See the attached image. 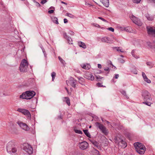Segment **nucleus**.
I'll list each match as a JSON object with an SVG mask.
<instances>
[{
	"instance_id": "f257e3e1",
	"label": "nucleus",
	"mask_w": 155,
	"mask_h": 155,
	"mask_svg": "<svg viewBox=\"0 0 155 155\" xmlns=\"http://www.w3.org/2000/svg\"><path fill=\"white\" fill-rule=\"evenodd\" d=\"M141 95L144 102L143 103L148 106H150L152 104L151 101H152L151 95L150 93L147 91H144L142 92Z\"/></svg>"
},
{
	"instance_id": "f03ea898",
	"label": "nucleus",
	"mask_w": 155,
	"mask_h": 155,
	"mask_svg": "<svg viewBox=\"0 0 155 155\" xmlns=\"http://www.w3.org/2000/svg\"><path fill=\"white\" fill-rule=\"evenodd\" d=\"M134 146L136 151L140 154H143L146 150L145 146L142 143L139 142L135 143Z\"/></svg>"
},
{
	"instance_id": "7ed1b4c3",
	"label": "nucleus",
	"mask_w": 155,
	"mask_h": 155,
	"mask_svg": "<svg viewBox=\"0 0 155 155\" xmlns=\"http://www.w3.org/2000/svg\"><path fill=\"white\" fill-rule=\"evenodd\" d=\"M35 94V92L33 91H27L25 93H23L20 96V98L30 99Z\"/></svg>"
},
{
	"instance_id": "20e7f679",
	"label": "nucleus",
	"mask_w": 155,
	"mask_h": 155,
	"mask_svg": "<svg viewBox=\"0 0 155 155\" xmlns=\"http://www.w3.org/2000/svg\"><path fill=\"white\" fill-rule=\"evenodd\" d=\"M14 144L12 141L9 142L7 144L6 146L7 151V152L10 153H15L17 151V149L14 147Z\"/></svg>"
},
{
	"instance_id": "39448f33",
	"label": "nucleus",
	"mask_w": 155,
	"mask_h": 155,
	"mask_svg": "<svg viewBox=\"0 0 155 155\" xmlns=\"http://www.w3.org/2000/svg\"><path fill=\"white\" fill-rule=\"evenodd\" d=\"M28 65V61L25 59H23L19 67V70L21 72H26Z\"/></svg>"
},
{
	"instance_id": "423d86ee",
	"label": "nucleus",
	"mask_w": 155,
	"mask_h": 155,
	"mask_svg": "<svg viewBox=\"0 0 155 155\" xmlns=\"http://www.w3.org/2000/svg\"><path fill=\"white\" fill-rule=\"evenodd\" d=\"M95 124L96 126L101 131L102 133L105 135H107L108 134V130L102 124L97 122L95 123Z\"/></svg>"
},
{
	"instance_id": "0eeeda50",
	"label": "nucleus",
	"mask_w": 155,
	"mask_h": 155,
	"mask_svg": "<svg viewBox=\"0 0 155 155\" xmlns=\"http://www.w3.org/2000/svg\"><path fill=\"white\" fill-rule=\"evenodd\" d=\"M23 149L29 154L32 153V147L28 144L26 143L24 145Z\"/></svg>"
},
{
	"instance_id": "6e6552de",
	"label": "nucleus",
	"mask_w": 155,
	"mask_h": 155,
	"mask_svg": "<svg viewBox=\"0 0 155 155\" xmlns=\"http://www.w3.org/2000/svg\"><path fill=\"white\" fill-rule=\"evenodd\" d=\"M17 111L22 113L23 114L27 116L28 119L31 118V115L29 111L27 110L24 109L18 108Z\"/></svg>"
},
{
	"instance_id": "1a4fd4ad",
	"label": "nucleus",
	"mask_w": 155,
	"mask_h": 155,
	"mask_svg": "<svg viewBox=\"0 0 155 155\" xmlns=\"http://www.w3.org/2000/svg\"><path fill=\"white\" fill-rule=\"evenodd\" d=\"M147 29L148 34L150 36L155 37V27L147 26Z\"/></svg>"
},
{
	"instance_id": "9d476101",
	"label": "nucleus",
	"mask_w": 155,
	"mask_h": 155,
	"mask_svg": "<svg viewBox=\"0 0 155 155\" xmlns=\"http://www.w3.org/2000/svg\"><path fill=\"white\" fill-rule=\"evenodd\" d=\"M17 123L20 127L23 130L27 131L29 130V127L25 123H24L20 121H18Z\"/></svg>"
},
{
	"instance_id": "9b49d317",
	"label": "nucleus",
	"mask_w": 155,
	"mask_h": 155,
	"mask_svg": "<svg viewBox=\"0 0 155 155\" xmlns=\"http://www.w3.org/2000/svg\"><path fill=\"white\" fill-rule=\"evenodd\" d=\"M130 18L134 23L137 25L140 26L142 25V23L140 21L134 16H130Z\"/></svg>"
},
{
	"instance_id": "f8f14e48",
	"label": "nucleus",
	"mask_w": 155,
	"mask_h": 155,
	"mask_svg": "<svg viewBox=\"0 0 155 155\" xmlns=\"http://www.w3.org/2000/svg\"><path fill=\"white\" fill-rule=\"evenodd\" d=\"M79 147L82 150L86 149L88 146V144L86 141H83L79 143Z\"/></svg>"
},
{
	"instance_id": "ddd939ff",
	"label": "nucleus",
	"mask_w": 155,
	"mask_h": 155,
	"mask_svg": "<svg viewBox=\"0 0 155 155\" xmlns=\"http://www.w3.org/2000/svg\"><path fill=\"white\" fill-rule=\"evenodd\" d=\"M66 83L67 84H68V83H70L72 87H76V83H77V81L73 78H70V81H66Z\"/></svg>"
},
{
	"instance_id": "4468645a",
	"label": "nucleus",
	"mask_w": 155,
	"mask_h": 155,
	"mask_svg": "<svg viewBox=\"0 0 155 155\" xmlns=\"http://www.w3.org/2000/svg\"><path fill=\"white\" fill-rule=\"evenodd\" d=\"M63 35L64 38L67 40L68 43L69 44H73V41L71 38L69 36L67 35L66 33L64 32L63 34Z\"/></svg>"
},
{
	"instance_id": "2eb2a0df",
	"label": "nucleus",
	"mask_w": 155,
	"mask_h": 155,
	"mask_svg": "<svg viewBox=\"0 0 155 155\" xmlns=\"http://www.w3.org/2000/svg\"><path fill=\"white\" fill-rule=\"evenodd\" d=\"M84 77L87 79L93 81L94 79V77L91 73H87L85 75Z\"/></svg>"
},
{
	"instance_id": "dca6fc26",
	"label": "nucleus",
	"mask_w": 155,
	"mask_h": 155,
	"mask_svg": "<svg viewBox=\"0 0 155 155\" xmlns=\"http://www.w3.org/2000/svg\"><path fill=\"white\" fill-rule=\"evenodd\" d=\"M81 67L83 68L86 70H89L91 68V65L89 64H82L80 65Z\"/></svg>"
},
{
	"instance_id": "f3484780",
	"label": "nucleus",
	"mask_w": 155,
	"mask_h": 155,
	"mask_svg": "<svg viewBox=\"0 0 155 155\" xmlns=\"http://www.w3.org/2000/svg\"><path fill=\"white\" fill-rule=\"evenodd\" d=\"M118 145L119 146L124 148H125L127 146L126 142L123 140H121L118 143Z\"/></svg>"
},
{
	"instance_id": "a211bd4d",
	"label": "nucleus",
	"mask_w": 155,
	"mask_h": 155,
	"mask_svg": "<svg viewBox=\"0 0 155 155\" xmlns=\"http://www.w3.org/2000/svg\"><path fill=\"white\" fill-rule=\"evenodd\" d=\"M101 2L106 7H107L109 5V0H100Z\"/></svg>"
},
{
	"instance_id": "6ab92c4d",
	"label": "nucleus",
	"mask_w": 155,
	"mask_h": 155,
	"mask_svg": "<svg viewBox=\"0 0 155 155\" xmlns=\"http://www.w3.org/2000/svg\"><path fill=\"white\" fill-rule=\"evenodd\" d=\"M63 102H65L68 106L70 105V100L68 97H63Z\"/></svg>"
},
{
	"instance_id": "aec40b11",
	"label": "nucleus",
	"mask_w": 155,
	"mask_h": 155,
	"mask_svg": "<svg viewBox=\"0 0 155 155\" xmlns=\"http://www.w3.org/2000/svg\"><path fill=\"white\" fill-rule=\"evenodd\" d=\"M78 44V45L81 47H82L84 49L86 48V45L84 43L82 42H79Z\"/></svg>"
},
{
	"instance_id": "412c9836",
	"label": "nucleus",
	"mask_w": 155,
	"mask_h": 155,
	"mask_svg": "<svg viewBox=\"0 0 155 155\" xmlns=\"http://www.w3.org/2000/svg\"><path fill=\"white\" fill-rule=\"evenodd\" d=\"M94 145L95 147H97L98 149H99L100 147L99 144L96 141H92L91 142Z\"/></svg>"
},
{
	"instance_id": "4be33fe9",
	"label": "nucleus",
	"mask_w": 155,
	"mask_h": 155,
	"mask_svg": "<svg viewBox=\"0 0 155 155\" xmlns=\"http://www.w3.org/2000/svg\"><path fill=\"white\" fill-rule=\"evenodd\" d=\"M78 81L80 84H83V83L85 82L84 79L82 77H78Z\"/></svg>"
},
{
	"instance_id": "5701e85b",
	"label": "nucleus",
	"mask_w": 155,
	"mask_h": 155,
	"mask_svg": "<svg viewBox=\"0 0 155 155\" xmlns=\"http://www.w3.org/2000/svg\"><path fill=\"white\" fill-rule=\"evenodd\" d=\"M131 53L132 56L135 58L137 59L139 58V56L138 55H137L135 54V50H132L131 52Z\"/></svg>"
},
{
	"instance_id": "b1692460",
	"label": "nucleus",
	"mask_w": 155,
	"mask_h": 155,
	"mask_svg": "<svg viewBox=\"0 0 155 155\" xmlns=\"http://www.w3.org/2000/svg\"><path fill=\"white\" fill-rule=\"evenodd\" d=\"M83 131L84 133V134L86 135L87 137L89 138L91 137V136L90 134V133H89L88 130H83Z\"/></svg>"
},
{
	"instance_id": "393cba45",
	"label": "nucleus",
	"mask_w": 155,
	"mask_h": 155,
	"mask_svg": "<svg viewBox=\"0 0 155 155\" xmlns=\"http://www.w3.org/2000/svg\"><path fill=\"white\" fill-rule=\"evenodd\" d=\"M145 16L148 20L152 21L153 20V17L150 16L148 14H146Z\"/></svg>"
},
{
	"instance_id": "a878e982",
	"label": "nucleus",
	"mask_w": 155,
	"mask_h": 155,
	"mask_svg": "<svg viewBox=\"0 0 155 155\" xmlns=\"http://www.w3.org/2000/svg\"><path fill=\"white\" fill-rule=\"evenodd\" d=\"M114 48L118 51H120L121 52H124V50H123L122 48L120 47H114Z\"/></svg>"
},
{
	"instance_id": "bb28decb",
	"label": "nucleus",
	"mask_w": 155,
	"mask_h": 155,
	"mask_svg": "<svg viewBox=\"0 0 155 155\" xmlns=\"http://www.w3.org/2000/svg\"><path fill=\"white\" fill-rule=\"evenodd\" d=\"M52 20L54 23L57 24H58V19L57 18L55 17H53L52 18Z\"/></svg>"
},
{
	"instance_id": "cd10ccee",
	"label": "nucleus",
	"mask_w": 155,
	"mask_h": 155,
	"mask_svg": "<svg viewBox=\"0 0 155 155\" xmlns=\"http://www.w3.org/2000/svg\"><path fill=\"white\" fill-rule=\"evenodd\" d=\"M34 81V79L33 78H30L28 81V84H26L27 86H28L31 84L32 83H33Z\"/></svg>"
},
{
	"instance_id": "c85d7f7f",
	"label": "nucleus",
	"mask_w": 155,
	"mask_h": 155,
	"mask_svg": "<svg viewBox=\"0 0 155 155\" xmlns=\"http://www.w3.org/2000/svg\"><path fill=\"white\" fill-rule=\"evenodd\" d=\"M58 59L61 63L64 66L66 63L64 60L60 56L58 57Z\"/></svg>"
},
{
	"instance_id": "c756f323",
	"label": "nucleus",
	"mask_w": 155,
	"mask_h": 155,
	"mask_svg": "<svg viewBox=\"0 0 155 155\" xmlns=\"http://www.w3.org/2000/svg\"><path fill=\"white\" fill-rule=\"evenodd\" d=\"M120 92L122 94L125 96L127 98H128L129 97L126 95V92L125 91L121 90L120 91Z\"/></svg>"
},
{
	"instance_id": "7c9ffc66",
	"label": "nucleus",
	"mask_w": 155,
	"mask_h": 155,
	"mask_svg": "<svg viewBox=\"0 0 155 155\" xmlns=\"http://www.w3.org/2000/svg\"><path fill=\"white\" fill-rule=\"evenodd\" d=\"M65 15L71 18H74L75 17V16L74 15L70 13H67Z\"/></svg>"
},
{
	"instance_id": "2f4dec72",
	"label": "nucleus",
	"mask_w": 155,
	"mask_h": 155,
	"mask_svg": "<svg viewBox=\"0 0 155 155\" xmlns=\"http://www.w3.org/2000/svg\"><path fill=\"white\" fill-rule=\"evenodd\" d=\"M51 76L52 78V81H54L56 76V73L54 72H52L51 73Z\"/></svg>"
},
{
	"instance_id": "473e14b6",
	"label": "nucleus",
	"mask_w": 155,
	"mask_h": 155,
	"mask_svg": "<svg viewBox=\"0 0 155 155\" xmlns=\"http://www.w3.org/2000/svg\"><path fill=\"white\" fill-rule=\"evenodd\" d=\"M143 79L145 82H147L148 83L150 84V83L151 82V81L150 79H149L147 78V77H146L145 78H144Z\"/></svg>"
},
{
	"instance_id": "72a5a7b5",
	"label": "nucleus",
	"mask_w": 155,
	"mask_h": 155,
	"mask_svg": "<svg viewBox=\"0 0 155 155\" xmlns=\"http://www.w3.org/2000/svg\"><path fill=\"white\" fill-rule=\"evenodd\" d=\"M101 41L103 42L107 43V37H105L101 39Z\"/></svg>"
},
{
	"instance_id": "f704fd0d",
	"label": "nucleus",
	"mask_w": 155,
	"mask_h": 155,
	"mask_svg": "<svg viewBox=\"0 0 155 155\" xmlns=\"http://www.w3.org/2000/svg\"><path fill=\"white\" fill-rule=\"evenodd\" d=\"M112 40L110 38L107 37V43H112Z\"/></svg>"
},
{
	"instance_id": "c9c22d12",
	"label": "nucleus",
	"mask_w": 155,
	"mask_h": 155,
	"mask_svg": "<svg viewBox=\"0 0 155 155\" xmlns=\"http://www.w3.org/2000/svg\"><path fill=\"white\" fill-rule=\"evenodd\" d=\"M74 131L75 132L77 133H78L80 134H82V132L80 130L74 129Z\"/></svg>"
},
{
	"instance_id": "e433bc0d",
	"label": "nucleus",
	"mask_w": 155,
	"mask_h": 155,
	"mask_svg": "<svg viewBox=\"0 0 155 155\" xmlns=\"http://www.w3.org/2000/svg\"><path fill=\"white\" fill-rule=\"evenodd\" d=\"M141 0H132L133 2L135 3L138 4L140 3Z\"/></svg>"
},
{
	"instance_id": "4c0bfd02",
	"label": "nucleus",
	"mask_w": 155,
	"mask_h": 155,
	"mask_svg": "<svg viewBox=\"0 0 155 155\" xmlns=\"http://www.w3.org/2000/svg\"><path fill=\"white\" fill-rule=\"evenodd\" d=\"M97 86L98 87H105V86H104L103 85H102L101 83H98L96 84Z\"/></svg>"
},
{
	"instance_id": "58836bf2",
	"label": "nucleus",
	"mask_w": 155,
	"mask_h": 155,
	"mask_svg": "<svg viewBox=\"0 0 155 155\" xmlns=\"http://www.w3.org/2000/svg\"><path fill=\"white\" fill-rule=\"evenodd\" d=\"M147 65L152 67H153V65L151 62H147Z\"/></svg>"
},
{
	"instance_id": "ea45409f",
	"label": "nucleus",
	"mask_w": 155,
	"mask_h": 155,
	"mask_svg": "<svg viewBox=\"0 0 155 155\" xmlns=\"http://www.w3.org/2000/svg\"><path fill=\"white\" fill-rule=\"evenodd\" d=\"M130 28L129 27H125L124 28V30L127 32H129L130 31Z\"/></svg>"
},
{
	"instance_id": "a19ab883",
	"label": "nucleus",
	"mask_w": 155,
	"mask_h": 155,
	"mask_svg": "<svg viewBox=\"0 0 155 155\" xmlns=\"http://www.w3.org/2000/svg\"><path fill=\"white\" fill-rule=\"evenodd\" d=\"M108 30H109V31H112V32H114V28H112V27L109 28H108Z\"/></svg>"
},
{
	"instance_id": "79ce46f5",
	"label": "nucleus",
	"mask_w": 155,
	"mask_h": 155,
	"mask_svg": "<svg viewBox=\"0 0 155 155\" xmlns=\"http://www.w3.org/2000/svg\"><path fill=\"white\" fill-rule=\"evenodd\" d=\"M142 76L143 79L144 78H145L147 77L145 73L143 72H142Z\"/></svg>"
},
{
	"instance_id": "37998d69",
	"label": "nucleus",
	"mask_w": 155,
	"mask_h": 155,
	"mask_svg": "<svg viewBox=\"0 0 155 155\" xmlns=\"http://www.w3.org/2000/svg\"><path fill=\"white\" fill-rule=\"evenodd\" d=\"M93 25L96 27H98V28H100V26L98 24H95V23L93 24Z\"/></svg>"
},
{
	"instance_id": "c03bdc74",
	"label": "nucleus",
	"mask_w": 155,
	"mask_h": 155,
	"mask_svg": "<svg viewBox=\"0 0 155 155\" xmlns=\"http://www.w3.org/2000/svg\"><path fill=\"white\" fill-rule=\"evenodd\" d=\"M98 18L100 19H101V20H102V21H104V22H107V21L105 20V19H104V18H103L101 17H98Z\"/></svg>"
},
{
	"instance_id": "a18cd8bd",
	"label": "nucleus",
	"mask_w": 155,
	"mask_h": 155,
	"mask_svg": "<svg viewBox=\"0 0 155 155\" xmlns=\"http://www.w3.org/2000/svg\"><path fill=\"white\" fill-rule=\"evenodd\" d=\"M47 0H43L41 2V3L42 4H44L47 2Z\"/></svg>"
},
{
	"instance_id": "49530a36",
	"label": "nucleus",
	"mask_w": 155,
	"mask_h": 155,
	"mask_svg": "<svg viewBox=\"0 0 155 155\" xmlns=\"http://www.w3.org/2000/svg\"><path fill=\"white\" fill-rule=\"evenodd\" d=\"M104 70L106 71H108V73H109L110 71V69L108 68H106L104 69Z\"/></svg>"
},
{
	"instance_id": "de8ad7c7",
	"label": "nucleus",
	"mask_w": 155,
	"mask_h": 155,
	"mask_svg": "<svg viewBox=\"0 0 155 155\" xmlns=\"http://www.w3.org/2000/svg\"><path fill=\"white\" fill-rule=\"evenodd\" d=\"M119 77V75L117 74H114V78L115 79H117Z\"/></svg>"
},
{
	"instance_id": "09e8293b",
	"label": "nucleus",
	"mask_w": 155,
	"mask_h": 155,
	"mask_svg": "<svg viewBox=\"0 0 155 155\" xmlns=\"http://www.w3.org/2000/svg\"><path fill=\"white\" fill-rule=\"evenodd\" d=\"M54 12V10H51L48 11V13L49 14H52Z\"/></svg>"
},
{
	"instance_id": "8fccbe9b",
	"label": "nucleus",
	"mask_w": 155,
	"mask_h": 155,
	"mask_svg": "<svg viewBox=\"0 0 155 155\" xmlns=\"http://www.w3.org/2000/svg\"><path fill=\"white\" fill-rule=\"evenodd\" d=\"M127 137L130 140L131 139L130 134H127Z\"/></svg>"
},
{
	"instance_id": "3c124183",
	"label": "nucleus",
	"mask_w": 155,
	"mask_h": 155,
	"mask_svg": "<svg viewBox=\"0 0 155 155\" xmlns=\"http://www.w3.org/2000/svg\"><path fill=\"white\" fill-rule=\"evenodd\" d=\"M64 23H66L68 22V21L67 19L64 18Z\"/></svg>"
},
{
	"instance_id": "603ef678",
	"label": "nucleus",
	"mask_w": 155,
	"mask_h": 155,
	"mask_svg": "<svg viewBox=\"0 0 155 155\" xmlns=\"http://www.w3.org/2000/svg\"><path fill=\"white\" fill-rule=\"evenodd\" d=\"M110 66H112L113 67H114V69L116 68V67H115V66H114V65H113V64H112V62H111V61H110Z\"/></svg>"
},
{
	"instance_id": "864d4df0",
	"label": "nucleus",
	"mask_w": 155,
	"mask_h": 155,
	"mask_svg": "<svg viewBox=\"0 0 155 155\" xmlns=\"http://www.w3.org/2000/svg\"><path fill=\"white\" fill-rule=\"evenodd\" d=\"M98 67L99 68H101L102 67V66L101 64H98Z\"/></svg>"
},
{
	"instance_id": "5fc2aeb1",
	"label": "nucleus",
	"mask_w": 155,
	"mask_h": 155,
	"mask_svg": "<svg viewBox=\"0 0 155 155\" xmlns=\"http://www.w3.org/2000/svg\"><path fill=\"white\" fill-rule=\"evenodd\" d=\"M149 1L151 2H153L155 4V0H149Z\"/></svg>"
},
{
	"instance_id": "6e6d98bb",
	"label": "nucleus",
	"mask_w": 155,
	"mask_h": 155,
	"mask_svg": "<svg viewBox=\"0 0 155 155\" xmlns=\"http://www.w3.org/2000/svg\"><path fill=\"white\" fill-rule=\"evenodd\" d=\"M125 27H120V28L121 29V30H124V28H125Z\"/></svg>"
},
{
	"instance_id": "4d7b16f0",
	"label": "nucleus",
	"mask_w": 155,
	"mask_h": 155,
	"mask_svg": "<svg viewBox=\"0 0 155 155\" xmlns=\"http://www.w3.org/2000/svg\"><path fill=\"white\" fill-rule=\"evenodd\" d=\"M147 44L150 47L152 46L151 45V43L150 42H147Z\"/></svg>"
},
{
	"instance_id": "13d9d810",
	"label": "nucleus",
	"mask_w": 155,
	"mask_h": 155,
	"mask_svg": "<svg viewBox=\"0 0 155 155\" xmlns=\"http://www.w3.org/2000/svg\"><path fill=\"white\" fill-rule=\"evenodd\" d=\"M36 3L37 4V5L38 6V7L40 6L41 5L39 3H38V2H36Z\"/></svg>"
},
{
	"instance_id": "bf43d9fd",
	"label": "nucleus",
	"mask_w": 155,
	"mask_h": 155,
	"mask_svg": "<svg viewBox=\"0 0 155 155\" xmlns=\"http://www.w3.org/2000/svg\"><path fill=\"white\" fill-rule=\"evenodd\" d=\"M70 33L71 35H73L74 33L72 31H70Z\"/></svg>"
},
{
	"instance_id": "052dcab7",
	"label": "nucleus",
	"mask_w": 155,
	"mask_h": 155,
	"mask_svg": "<svg viewBox=\"0 0 155 155\" xmlns=\"http://www.w3.org/2000/svg\"><path fill=\"white\" fill-rule=\"evenodd\" d=\"M61 3H62V4H64L66 5H67V3H66V2H63V1H61Z\"/></svg>"
},
{
	"instance_id": "680f3d73",
	"label": "nucleus",
	"mask_w": 155,
	"mask_h": 155,
	"mask_svg": "<svg viewBox=\"0 0 155 155\" xmlns=\"http://www.w3.org/2000/svg\"><path fill=\"white\" fill-rule=\"evenodd\" d=\"M101 78L100 76H97L96 77L97 79H98L99 78Z\"/></svg>"
},
{
	"instance_id": "e2e57ef3",
	"label": "nucleus",
	"mask_w": 155,
	"mask_h": 155,
	"mask_svg": "<svg viewBox=\"0 0 155 155\" xmlns=\"http://www.w3.org/2000/svg\"><path fill=\"white\" fill-rule=\"evenodd\" d=\"M125 62V61L123 60V59H121V62L122 63H124Z\"/></svg>"
},
{
	"instance_id": "0e129e2a",
	"label": "nucleus",
	"mask_w": 155,
	"mask_h": 155,
	"mask_svg": "<svg viewBox=\"0 0 155 155\" xmlns=\"http://www.w3.org/2000/svg\"><path fill=\"white\" fill-rule=\"evenodd\" d=\"M77 72L78 73H81V72H80V71L79 70H77Z\"/></svg>"
},
{
	"instance_id": "69168bd1",
	"label": "nucleus",
	"mask_w": 155,
	"mask_h": 155,
	"mask_svg": "<svg viewBox=\"0 0 155 155\" xmlns=\"http://www.w3.org/2000/svg\"><path fill=\"white\" fill-rule=\"evenodd\" d=\"M65 89H66V90L68 92V89L66 87H65Z\"/></svg>"
},
{
	"instance_id": "338daca9",
	"label": "nucleus",
	"mask_w": 155,
	"mask_h": 155,
	"mask_svg": "<svg viewBox=\"0 0 155 155\" xmlns=\"http://www.w3.org/2000/svg\"><path fill=\"white\" fill-rule=\"evenodd\" d=\"M134 73L135 74H137V71H135V72H134Z\"/></svg>"
},
{
	"instance_id": "774afa93",
	"label": "nucleus",
	"mask_w": 155,
	"mask_h": 155,
	"mask_svg": "<svg viewBox=\"0 0 155 155\" xmlns=\"http://www.w3.org/2000/svg\"><path fill=\"white\" fill-rule=\"evenodd\" d=\"M91 126H90L89 127V128H91Z\"/></svg>"
}]
</instances>
